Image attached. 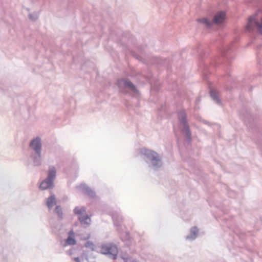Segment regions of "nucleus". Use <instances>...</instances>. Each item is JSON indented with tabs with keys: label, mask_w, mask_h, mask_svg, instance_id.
<instances>
[{
	"label": "nucleus",
	"mask_w": 262,
	"mask_h": 262,
	"mask_svg": "<svg viewBox=\"0 0 262 262\" xmlns=\"http://www.w3.org/2000/svg\"><path fill=\"white\" fill-rule=\"evenodd\" d=\"M85 209L83 207H77L74 209V213L78 215V219L80 223L85 226L91 224L90 217L85 213Z\"/></svg>",
	"instance_id": "nucleus-1"
},
{
	"label": "nucleus",
	"mask_w": 262,
	"mask_h": 262,
	"mask_svg": "<svg viewBox=\"0 0 262 262\" xmlns=\"http://www.w3.org/2000/svg\"><path fill=\"white\" fill-rule=\"evenodd\" d=\"M142 152L150 160L154 166H160L161 161L157 153L147 149H143Z\"/></svg>",
	"instance_id": "nucleus-2"
},
{
	"label": "nucleus",
	"mask_w": 262,
	"mask_h": 262,
	"mask_svg": "<svg viewBox=\"0 0 262 262\" xmlns=\"http://www.w3.org/2000/svg\"><path fill=\"white\" fill-rule=\"evenodd\" d=\"M256 26L258 31L262 34V16L260 18V21H258L257 16L250 17L249 19V22L246 26L247 29L252 30L253 27Z\"/></svg>",
	"instance_id": "nucleus-3"
},
{
	"label": "nucleus",
	"mask_w": 262,
	"mask_h": 262,
	"mask_svg": "<svg viewBox=\"0 0 262 262\" xmlns=\"http://www.w3.org/2000/svg\"><path fill=\"white\" fill-rule=\"evenodd\" d=\"M101 252L104 254L110 255L112 259H115L118 253V250L116 246H103L101 248Z\"/></svg>",
	"instance_id": "nucleus-4"
},
{
	"label": "nucleus",
	"mask_w": 262,
	"mask_h": 262,
	"mask_svg": "<svg viewBox=\"0 0 262 262\" xmlns=\"http://www.w3.org/2000/svg\"><path fill=\"white\" fill-rule=\"evenodd\" d=\"M30 146L39 155L40 154L41 150V143L40 139L39 138H36L33 140L30 144Z\"/></svg>",
	"instance_id": "nucleus-5"
},
{
	"label": "nucleus",
	"mask_w": 262,
	"mask_h": 262,
	"mask_svg": "<svg viewBox=\"0 0 262 262\" xmlns=\"http://www.w3.org/2000/svg\"><path fill=\"white\" fill-rule=\"evenodd\" d=\"M226 14L224 12H218L214 16L213 23L216 24L222 23L225 19Z\"/></svg>",
	"instance_id": "nucleus-6"
},
{
	"label": "nucleus",
	"mask_w": 262,
	"mask_h": 262,
	"mask_svg": "<svg viewBox=\"0 0 262 262\" xmlns=\"http://www.w3.org/2000/svg\"><path fill=\"white\" fill-rule=\"evenodd\" d=\"M53 186V181L49 180V179H47L43 181L40 185V188L42 190L47 189L48 188H52Z\"/></svg>",
	"instance_id": "nucleus-7"
},
{
	"label": "nucleus",
	"mask_w": 262,
	"mask_h": 262,
	"mask_svg": "<svg viewBox=\"0 0 262 262\" xmlns=\"http://www.w3.org/2000/svg\"><path fill=\"white\" fill-rule=\"evenodd\" d=\"M76 243L75 238V233L73 231L69 233V235L67 238V245H74Z\"/></svg>",
	"instance_id": "nucleus-8"
},
{
	"label": "nucleus",
	"mask_w": 262,
	"mask_h": 262,
	"mask_svg": "<svg viewBox=\"0 0 262 262\" xmlns=\"http://www.w3.org/2000/svg\"><path fill=\"white\" fill-rule=\"evenodd\" d=\"M56 204L55 198L54 195L49 197L47 201V205L49 208H52Z\"/></svg>",
	"instance_id": "nucleus-9"
},
{
	"label": "nucleus",
	"mask_w": 262,
	"mask_h": 262,
	"mask_svg": "<svg viewBox=\"0 0 262 262\" xmlns=\"http://www.w3.org/2000/svg\"><path fill=\"white\" fill-rule=\"evenodd\" d=\"M119 85H121L122 84L124 85L126 87H128L134 90L135 88L133 84L129 81L122 80L119 82Z\"/></svg>",
	"instance_id": "nucleus-10"
},
{
	"label": "nucleus",
	"mask_w": 262,
	"mask_h": 262,
	"mask_svg": "<svg viewBox=\"0 0 262 262\" xmlns=\"http://www.w3.org/2000/svg\"><path fill=\"white\" fill-rule=\"evenodd\" d=\"M56 176V170L54 167H51L50 168L49 171V174L48 177V179L51 180L53 181V180L55 178Z\"/></svg>",
	"instance_id": "nucleus-11"
},
{
	"label": "nucleus",
	"mask_w": 262,
	"mask_h": 262,
	"mask_svg": "<svg viewBox=\"0 0 262 262\" xmlns=\"http://www.w3.org/2000/svg\"><path fill=\"white\" fill-rule=\"evenodd\" d=\"M198 21L202 23L205 24L207 27H210L211 25V23L206 18H204L202 19H198Z\"/></svg>",
	"instance_id": "nucleus-12"
},
{
	"label": "nucleus",
	"mask_w": 262,
	"mask_h": 262,
	"mask_svg": "<svg viewBox=\"0 0 262 262\" xmlns=\"http://www.w3.org/2000/svg\"><path fill=\"white\" fill-rule=\"evenodd\" d=\"M55 212L58 214L59 218H62L63 213L61 209L59 206H57L55 209Z\"/></svg>",
	"instance_id": "nucleus-13"
},
{
	"label": "nucleus",
	"mask_w": 262,
	"mask_h": 262,
	"mask_svg": "<svg viewBox=\"0 0 262 262\" xmlns=\"http://www.w3.org/2000/svg\"><path fill=\"white\" fill-rule=\"evenodd\" d=\"M210 95L212 99H213L214 100H216V101H218V96L216 92L212 90L210 91Z\"/></svg>",
	"instance_id": "nucleus-14"
},
{
	"label": "nucleus",
	"mask_w": 262,
	"mask_h": 262,
	"mask_svg": "<svg viewBox=\"0 0 262 262\" xmlns=\"http://www.w3.org/2000/svg\"><path fill=\"white\" fill-rule=\"evenodd\" d=\"M93 244L92 243H90V242H87L86 244H85V246L88 247H90L91 245H92Z\"/></svg>",
	"instance_id": "nucleus-15"
},
{
	"label": "nucleus",
	"mask_w": 262,
	"mask_h": 262,
	"mask_svg": "<svg viewBox=\"0 0 262 262\" xmlns=\"http://www.w3.org/2000/svg\"><path fill=\"white\" fill-rule=\"evenodd\" d=\"M74 260H75V261L76 262H80V260H79V258H77V257L75 258H74Z\"/></svg>",
	"instance_id": "nucleus-16"
}]
</instances>
